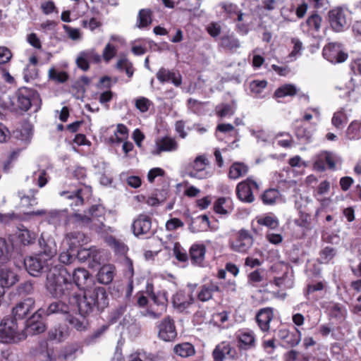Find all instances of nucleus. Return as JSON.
Segmentation results:
<instances>
[{
    "label": "nucleus",
    "mask_w": 361,
    "mask_h": 361,
    "mask_svg": "<svg viewBox=\"0 0 361 361\" xmlns=\"http://www.w3.org/2000/svg\"><path fill=\"white\" fill-rule=\"evenodd\" d=\"M71 305L77 307L80 315L89 317L103 311L109 305V297L104 287L94 285L85 288L82 295H73Z\"/></svg>",
    "instance_id": "f257e3e1"
},
{
    "label": "nucleus",
    "mask_w": 361,
    "mask_h": 361,
    "mask_svg": "<svg viewBox=\"0 0 361 361\" xmlns=\"http://www.w3.org/2000/svg\"><path fill=\"white\" fill-rule=\"evenodd\" d=\"M46 288L47 291L54 298L68 300L71 304V298L73 295L75 286L71 281V276L66 269L54 267L47 276Z\"/></svg>",
    "instance_id": "f03ea898"
},
{
    "label": "nucleus",
    "mask_w": 361,
    "mask_h": 361,
    "mask_svg": "<svg viewBox=\"0 0 361 361\" xmlns=\"http://www.w3.org/2000/svg\"><path fill=\"white\" fill-rule=\"evenodd\" d=\"M104 208L99 204L92 206L89 209V216L75 214L76 221L83 226H87L96 232H101L104 226L103 223Z\"/></svg>",
    "instance_id": "7ed1b4c3"
},
{
    "label": "nucleus",
    "mask_w": 361,
    "mask_h": 361,
    "mask_svg": "<svg viewBox=\"0 0 361 361\" xmlns=\"http://www.w3.org/2000/svg\"><path fill=\"white\" fill-rule=\"evenodd\" d=\"M76 351L77 349L73 347H67L55 355L52 350L48 349L47 342L41 341L35 355L39 357L41 361H71L75 359Z\"/></svg>",
    "instance_id": "20e7f679"
},
{
    "label": "nucleus",
    "mask_w": 361,
    "mask_h": 361,
    "mask_svg": "<svg viewBox=\"0 0 361 361\" xmlns=\"http://www.w3.org/2000/svg\"><path fill=\"white\" fill-rule=\"evenodd\" d=\"M23 331V329H21ZM26 336L20 332L17 322L13 319H4L0 324V340L2 343L18 342Z\"/></svg>",
    "instance_id": "39448f33"
},
{
    "label": "nucleus",
    "mask_w": 361,
    "mask_h": 361,
    "mask_svg": "<svg viewBox=\"0 0 361 361\" xmlns=\"http://www.w3.org/2000/svg\"><path fill=\"white\" fill-rule=\"evenodd\" d=\"M39 100V95L35 90L21 87L16 93V101L14 104L16 108L26 111L32 104L38 102Z\"/></svg>",
    "instance_id": "423d86ee"
},
{
    "label": "nucleus",
    "mask_w": 361,
    "mask_h": 361,
    "mask_svg": "<svg viewBox=\"0 0 361 361\" xmlns=\"http://www.w3.org/2000/svg\"><path fill=\"white\" fill-rule=\"evenodd\" d=\"M42 256L37 254L25 259V269L30 275L37 276L42 272L49 273L51 269H53V267H50L52 263H49Z\"/></svg>",
    "instance_id": "0eeeda50"
},
{
    "label": "nucleus",
    "mask_w": 361,
    "mask_h": 361,
    "mask_svg": "<svg viewBox=\"0 0 361 361\" xmlns=\"http://www.w3.org/2000/svg\"><path fill=\"white\" fill-rule=\"evenodd\" d=\"M348 11L342 7H336L329 12V19L332 29L338 32L349 27Z\"/></svg>",
    "instance_id": "6e6552de"
},
{
    "label": "nucleus",
    "mask_w": 361,
    "mask_h": 361,
    "mask_svg": "<svg viewBox=\"0 0 361 361\" xmlns=\"http://www.w3.org/2000/svg\"><path fill=\"white\" fill-rule=\"evenodd\" d=\"M322 55L324 59L332 63H342L348 57L343 51L342 44L338 42H330L323 48Z\"/></svg>",
    "instance_id": "1a4fd4ad"
},
{
    "label": "nucleus",
    "mask_w": 361,
    "mask_h": 361,
    "mask_svg": "<svg viewBox=\"0 0 361 361\" xmlns=\"http://www.w3.org/2000/svg\"><path fill=\"white\" fill-rule=\"evenodd\" d=\"M232 250L245 253L253 245V238L247 230L240 229L236 238L230 243Z\"/></svg>",
    "instance_id": "9d476101"
},
{
    "label": "nucleus",
    "mask_w": 361,
    "mask_h": 361,
    "mask_svg": "<svg viewBox=\"0 0 361 361\" xmlns=\"http://www.w3.org/2000/svg\"><path fill=\"white\" fill-rule=\"evenodd\" d=\"M254 190H259L258 184L250 178L242 181L236 187V194L242 202L251 203L255 200Z\"/></svg>",
    "instance_id": "9b49d317"
},
{
    "label": "nucleus",
    "mask_w": 361,
    "mask_h": 361,
    "mask_svg": "<svg viewBox=\"0 0 361 361\" xmlns=\"http://www.w3.org/2000/svg\"><path fill=\"white\" fill-rule=\"evenodd\" d=\"M131 228L133 233L136 237L151 234L152 219L146 214H140L133 221Z\"/></svg>",
    "instance_id": "f8f14e48"
},
{
    "label": "nucleus",
    "mask_w": 361,
    "mask_h": 361,
    "mask_svg": "<svg viewBox=\"0 0 361 361\" xmlns=\"http://www.w3.org/2000/svg\"><path fill=\"white\" fill-rule=\"evenodd\" d=\"M45 310L38 309L25 322L26 331L31 334H40L45 331L46 326L42 319Z\"/></svg>",
    "instance_id": "ddd939ff"
},
{
    "label": "nucleus",
    "mask_w": 361,
    "mask_h": 361,
    "mask_svg": "<svg viewBox=\"0 0 361 361\" xmlns=\"http://www.w3.org/2000/svg\"><path fill=\"white\" fill-rule=\"evenodd\" d=\"M100 61L101 56L94 49H90L80 51L76 59L77 66L84 71L89 69V63H98Z\"/></svg>",
    "instance_id": "4468645a"
},
{
    "label": "nucleus",
    "mask_w": 361,
    "mask_h": 361,
    "mask_svg": "<svg viewBox=\"0 0 361 361\" xmlns=\"http://www.w3.org/2000/svg\"><path fill=\"white\" fill-rule=\"evenodd\" d=\"M158 336L164 341H172L177 336L173 320L170 317L163 319L158 326Z\"/></svg>",
    "instance_id": "2eb2a0df"
},
{
    "label": "nucleus",
    "mask_w": 361,
    "mask_h": 361,
    "mask_svg": "<svg viewBox=\"0 0 361 361\" xmlns=\"http://www.w3.org/2000/svg\"><path fill=\"white\" fill-rule=\"evenodd\" d=\"M192 291L195 286L190 285ZM195 302V298L192 295V292L186 294L184 291L180 290L177 292L173 297V307L179 312H183L188 309Z\"/></svg>",
    "instance_id": "dca6fc26"
},
{
    "label": "nucleus",
    "mask_w": 361,
    "mask_h": 361,
    "mask_svg": "<svg viewBox=\"0 0 361 361\" xmlns=\"http://www.w3.org/2000/svg\"><path fill=\"white\" fill-rule=\"evenodd\" d=\"M35 307V300L27 298L23 301L18 302L12 310L13 319H23Z\"/></svg>",
    "instance_id": "f3484780"
},
{
    "label": "nucleus",
    "mask_w": 361,
    "mask_h": 361,
    "mask_svg": "<svg viewBox=\"0 0 361 361\" xmlns=\"http://www.w3.org/2000/svg\"><path fill=\"white\" fill-rule=\"evenodd\" d=\"M256 322L260 330L268 332L270 329V322L274 318V309L272 307H264L257 312Z\"/></svg>",
    "instance_id": "a211bd4d"
},
{
    "label": "nucleus",
    "mask_w": 361,
    "mask_h": 361,
    "mask_svg": "<svg viewBox=\"0 0 361 361\" xmlns=\"http://www.w3.org/2000/svg\"><path fill=\"white\" fill-rule=\"evenodd\" d=\"M236 352L227 342L218 344L213 350L214 361H224L226 359H233Z\"/></svg>",
    "instance_id": "6ab92c4d"
},
{
    "label": "nucleus",
    "mask_w": 361,
    "mask_h": 361,
    "mask_svg": "<svg viewBox=\"0 0 361 361\" xmlns=\"http://www.w3.org/2000/svg\"><path fill=\"white\" fill-rule=\"evenodd\" d=\"M39 245L41 251L38 255H42V257L47 261L49 263H52V258L56 255L57 252L56 245L54 239L51 238H48L47 239L42 238L39 240Z\"/></svg>",
    "instance_id": "aec40b11"
},
{
    "label": "nucleus",
    "mask_w": 361,
    "mask_h": 361,
    "mask_svg": "<svg viewBox=\"0 0 361 361\" xmlns=\"http://www.w3.org/2000/svg\"><path fill=\"white\" fill-rule=\"evenodd\" d=\"M156 76L161 83L171 82L176 87H179L182 84V76L179 73L165 68H161L157 73Z\"/></svg>",
    "instance_id": "412c9836"
},
{
    "label": "nucleus",
    "mask_w": 361,
    "mask_h": 361,
    "mask_svg": "<svg viewBox=\"0 0 361 361\" xmlns=\"http://www.w3.org/2000/svg\"><path fill=\"white\" fill-rule=\"evenodd\" d=\"M30 214L35 216H43L47 214L46 218L48 222L54 225H58L67 219L66 213L63 210H51L47 212L44 209H39L33 211Z\"/></svg>",
    "instance_id": "4be33fe9"
},
{
    "label": "nucleus",
    "mask_w": 361,
    "mask_h": 361,
    "mask_svg": "<svg viewBox=\"0 0 361 361\" xmlns=\"http://www.w3.org/2000/svg\"><path fill=\"white\" fill-rule=\"evenodd\" d=\"M219 291V286L218 284L214 282H209L200 287L197 297L201 302H207L212 298L214 293Z\"/></svg>",
    "instance_id": "5701e85b"
},
{
    "label": "nucleus",
    "mask_w": 361,
    "mask_h": 361,
    "mask_svg": "<svg viewBox=\"0 0 361 361\" xmlns=\"http://www.w3.org/2000/svg\"><path fill=\"white\" fill-rule=\"evenodd\" d=\"M157 152L156 154H159L161 152H173L177 150L178 147V142L175 138L171 137H164L156 142Z\"/></svg>",
    "instance_id": "b1692460"
},
{
    "label": "nucleus",
    "mask_w": 361,
    "mask_h": 361,
    "mask_svg": "<svg viewBox=\"0 0 361 361\" xmlns=\"http://www.w3.org/2000/svg\"><path fill=\"white\" fill-rule=\"evenodd\" d=\"M278 336L291 346L297 345L301 341V332L296 329V334H290L287 329H281L278 331Z\"/></svg>",
    "instance_id": "393cba45"
},
{
    "label": "nucleus",
    "mask_w": 361,
    "mask_h": 361,
    "mask_svg": "<svg viewBox=\"0 0 361 361\" xmlns=\"http://www.w3.org/2000/svg\"><path fill=\"white\" fill-rule=\"evenodd\" d=\"M18 281L17 274L11 269L3 268L0 270V285L4 288L13 286Z\"/></svg>",
    "instance_id": "a878e982"
},
{
    "label": "nucleus",
    "mask_w": 361,
    "mask_h": 361,
    "mask_svg": "<svg viewBox=\"0 0 361 361\" xmlns=\"http://www.w3.org/2000/svg\"><path fill=\"white\" fill-rule=\"evenodd\" d=\"M66 240L72 252L73 247L87 243L88 238L82 232L73 231L66 235Z\"/></svg>",
    "instance_id": "bb28decb"
},
{
    "label": "nucleus",
    "mask_w": 361,
    "mask_h": 361,
    "mask_svg": "<svg viewBox=\"0 0 361 361\" xmlns=\"http://www.w3.org/2000/svg\"><path fill=\"white\" fill-rule=\"evenodd\" d=\"M206 247L204 245L195 244L190 249V257L192 262L201 266L204 259Z\"/></svg>",
    "instance_id": "cd10ccee"
},
{
    "label": "nucleus",
    "mask_w": 361,
    "mask_h": 361,
    "mask_svg": "<svg viewBox=\"0 0 361 361\" xmlns=\"http://www.w3.org/2000/svg\"><path fill=\"white\" fill-rule=\"evenodd\" d=\"M37 190L30 189L27 193L25 191L22 190L18 192V197L20 198V204L22 207L29 208L37 204L35 194Z\"/></svg>",
    "instance_id": "c85d7f7f"
},
{
    "label": "nucleus",
    "mask_w": 361,
    "mask_h": 361,
    "mask_svg": "<svg viewBox=\"0 0 361 361\" xmlns=\"http://www.w3.org/2000/svg\"><path fill=\"white\" fill-rule=\"evenodd\" d=\"M114 276V267L110 264L104 265L100 268L97 279L100 283L109 284L110 283Z\"/></svg>",
    "instance_id": "c756f323"
},
{
    "label": "nucleus",
    "mask_w": 361,
    "mask_h": 361,
    "mask_svg": "<svg viewBox=\"0 0 361 361\" xmlns=\"http://www.w3.org/2000/svg\"><path fill=\"white\" fill-rule=\"evenodd\" d=\"M44 310V315L48 316L52 314H67L69 312L70 308L65 302L57 301L51 303Z\"/></svg>",
    "instance_id": "7c9ffc66"
},
{
    "label": "nucleus",
    "mask_w": 361,
    "mask_h": 361,
    "mask_svg": "<svg viewBox=\"0 0 361 361\" xmlns=\"http://www.w3.org/2000/svg\"><path fill=\"white\" fill-rule=\"evenodd\" d=\"M345 137L349 140H359L361 137V122L352 121L345 130Z\"/></svg>",
    "instance_id": "2f4dec72"
},
{
    "label": "nucleus",
    "mask_w": 361,
    "mask_h": 361,
    "mask_svg": "<svg viewBox=\"0 0 361 361\" xmlns=\"http://www.w3.org/2000/svg\"><path fill=\"white\" fill-rule=\"evenodd\" d=\"M82 192V190L81 189H78L75 191H63L60 193V195L64 197L66 199L72 200L70 203L71 207H76L83 204Z\"/></svg>",
    "instance_id": "473e14b6"
},
{
    "label": "nucleus",
    "mask_w": 361,
    "mask_h": 361,
    "mask_svg": "<svg viewBox=\"0 0 361 361\" xmlns=\"http://www.w3.org/2000/svg\"><path fill=\"white\" fill-rule=\"evenodd\" d=\"M18 238L24 245H30L35 243L36 234L35 232L28 230L22 226L17 233Z\"/></svg>",
    "instance_id": "72a5a7b5"
},
{
    "label": "nucleus",
    "mask_w": 361,
    "mask_h": 361,
    "mask_svg": "<svg viewBox=\"0 0 361 361\" xmlns=\"http://www.w3.org/2000/svg\"><path fill=\"white\" fill-rule=\"evenodd\" d=\"M80 317L81 318H78L73 315H69L67 317V321L68 324L75 330L78 331H84L87 329L89 322L86 319L87 317H82L81 315Z\"/></svg>",
    "instance_id": "f704fd0d"
},
{
    "label": "nucleus",
    "mask_w": 361,
    "mask_h": 361,
    "mask_svg": "<svg viewBox=\"0 0 361 361\" xmlns=\"http://www.w3.org/2000/svg\"><path fill=\"white\" fill-rule=\"evenodd\" d=\"M67 331L65 327L59 325L51 328L48 332V338L58 343L63 341L67 337Z\"/></svg>",
    "instance_id": "c9c22d12"
},
{
    "label": "nucleus",
    "mask_w": 361,
    "mask_h": 361,
    "mask_svg": "<svg viewBox=\"0 0 361 361\" xmlns=\"http://www.w3.org/2000/svg\"><path fill=\"white\" fill-rule=\"evenodd\" d=\"M150 295L154 303L159 307L158 309L165 312L168 303L167 292L161 290L157 293H152Z\"/></svg>",
    "instance_id": "e433bc0d"
},
{
    "label": "nucleus",
    "mask_w": 361,
    "mask_h": 361,
    "mask_svg": "<svg viewBox=\"0 0 361 361\" xmlns=\"http://www.w3.org/2000/svg\"><path fill=\"white\" fill-rule=\"evenodd\" d=\"M337 255V250L331 246L324 247L319 252V257L317 259L320 264H329Z\"/></svg>",
    "instance_id": "4c0bfd02"
},
{
    "label": "nucleus",
    "mask_w": 361,
    "mask_h": 361,
    "mask_svg": "<svg viewBox=\"0 0 361 361\" xmlns=\"http://www.w3.org/2000/svg\"><path fill=\"white\" fill-rule=\"evenodd\" d=\"M174 353L181 357H188L195 354L193 345L189 343L176 345L173 348Z\"/></svg>",
    "instance_id": "58836bf2"
},
{
    "label": "nucleus",
    "mask_w": 361,
    "mask_h": 361,
    "mask_svg": "<svg viewBox=\"0 0 361 361\" xmlns=\"http://www.w3.org/2000/svg\"><path fill=\"white\" fill-rule=\"evenodd\" d=\"M221 45L225 49L235 50L240 47L239 39L234 35H224L221 38Z\"/></svg>",
    "instance_id": "ea45409f"
},
{
    "label": "nucleus",
    "mask_w": 361,
    "mask_h": 361,
    "mask_svg": "<svg viewBox=\"0 0 361 361\" xmlns=\"http://www.w3.org/2000/svg\"><path fill=\"white\" fill-rule=\"evenodd\" d=\"M322 18L317 13H313L306 20L309 30L313 32L318 33L322 25Z\"/></svg>",
    "instance_id": "a19ab883"
},
{
    "label": "nucleus",
    "mask_w": 361,
    "mask_h": 361,
    "mask_svg": "<svg viewBox=\"0 0 361 361\" xmlns=\"http://www.w3.org/2000/svg\"><path fill=\"white\" fill-rule=\"evenodd\" d=\"M297 87L291 84H286L281 86L276 90L274 97L278 98L284 97L286 96H294L297 94Z\"/></svg>",
    "instance_id": "79ce46f5"
},
{
    "label": "nucleus",
    "mask_w": 361,
    "mask_h": 361,
    "mask_svg": "<svg viewBox=\"0 0 361 361\" xmlns=\"http://www.w3.org/2000/svg\"><path fill=\"white\" fill-rule=\"evenodd\" d=\"M89 276V272L82 268L75 269L73 273V280L78 287L85 285Z\"/></svg>",
    "instance_id": "37998d69"
},
{
    "label": "nucleus",
    "mask_w": 361,
    "mask_h": 361,
    "mask_svg": "<svg viewBox=\"0 0 361 361\" xmlns=\"http://www.w3.org/2000/svg\"><path fill=\"white\" fill-rule=\"evenodd\" d=\"M248 171L247 166L242 163L233 164L229 170V178L232 179H237L239 177L245 175Z\"/></svg>",
    "instance_id": "c03bdc74"
},
{
    "label": "nucleus",
    "mask_w": 361,
    "mask_h": 361,
    "mask_svg": "<svg viewBox=\"0 0 361 361\" xmlns=\"http://www.w3.org/2000/svg\"><path fill=\"white\" fill-rule=\"evenodd\" d=\"M257 222L271 229L276 228L279 224L278 218L272 214L258 217Z\"/></svg>",
    "instance_id": "a18cd8bd"
},
{
    "label": "nucleus",
    "mask_w": 361,
    "mask_h": 361,
    "mask_svg": "<svg viewBox=\"0 0 361 361\" xmlns=\"http://www.w3.org/2000/svg\"><path fill=\"white\" fill-rule=\"evenodd\" d=\"M280 197V192L278 190L271 188L267 190L262 196V202L264 204L272 205L276 203Z\"/></svg>",
    "instance_id": "49530a36"
},
{
    "label": "nucleus",
    "mask_w": 361,
    "mask_h": 361,
    "mask_svg": "<svg viewBox=\"0 0 361 361\" xmlns=\"http://www.w3.org/2000/svg\"><path fill=\"white\" fill-rule=\"evenodd\" d=\"M116 68L120 71H125L128 77L131 78L134 73L133 63L126 58V56L120 57L117 61Z\"/></svg>",
    "instance_id": "de8ad7c7"
},
{
    "label": "nucleus",
    "mask_w": 361,
    "mask_h": 361,
    "mask_svg": "<svg viewBox=\"0 0 361 361\" xmlns=\"http://www.w3.org/2000/svg\"><path fill=\"white\" fill-rule=\"evenodd\" d=\"M348 121V116L345 113L344 109H341L339 111L335 112L331 119L332 125L337 129L342 128L344 123Z\"/></svg>",
    "instance_id": "09e8293b"
},
{
    "label": "nucleus",
    "mask_w": 361,
    "mask_h": 361,
    "mask_svg": "<svg viewBox=\"0 0 361 361\" xmlns=\"http://www.w3.org/2000/svg\"><path fill=\"white\" fill-rule=\"evenodd\" d=\"M137 21V26L140 28L149 25L152 22L151 11L148 9H141L138 13Z\"/></svg>",
    "instance_id": "8fccbe9b"
},
{
    "label": "nucleus",
    "mask_w": 361,
    "mask_h": 361,
    "mask_svg": "<svg viewBox=\"0 0 361 361\" xmlns=\"http://www.w3.org/2000/svg\"><path fill=\"white\" fill-rule=\"evenodd\" d=\"M228 202H230L229 199L226 197H219L214 204V209L215 212L220 214H226L228 213V206L227 205Z\"/></svg>",
    "instance_id": "3c124183"
},
{
    "label": "nucleus",
    "mask_w": 361,
    "mask_h": 361,
    "mask_svg": "<svg viewBox=\"0 0 361 361\" xmlns=\"http://www.w3.org/2000/svg\"><path fill=\"white\" fill-rule=\"evenodd\" d=\"M49 78L56 82L63 83L68 80V75L65 71H57L54 68H50L49 71Z\"/></svg>",
    "instance_id": "603ef678"
},
{
    "label": "nucleus",
    "mask_w": 361,
    "mask_h": 361,
    "mask_svg": "<svg viewBox=\"0 0 361 361\" xmlns=\"http://www.w3.org/2000/svg\"><path fill=\"white\" fill-rule=\"evenodd\" d=\"M126 311V305H120L112 310L109 317V322L111 324L120 322V319Z\"/></svg>",
    "instance_id": "864d4df0"
},
{
    "label": "nucleus",
    "mask_w": 361,
    "mask_h": 361,
    "mask_svg": "<svg viewBox=\"0 0 361 361\" xmlns=\"http://www.w3.org/2000/svg\"><path fill=\"white\" fill-rule=\"evenodd\" d=\"M9 246L6 240L0 238V264H4L10 257Z\"/></svg>",
    "instance_id": "5fc2aeb1"
},
{
    "label": "nucleus",
    "mask_w": 361,
    "mask_h": 361,
    "mask_svg": "<svg viewBox=\"0 0 361 361\" xmlns=\"http://www.w3.org/2000/svg\"><path fill=\"white\" fill-rule=\"evenodd\" d=\"M32 180H37L39 188L44 187L48 182L49 176L45 170H37L33 172Z\"/></svg>",
    "instance_id": "6e6d98bb"
},
{
    "label": "nucleus",
    "mask_w": 361,
    "mask_h": 361,
    "mask_svg": "<svg viewBox=\"0 0 361 361\" xmlns=\"http://www.w3.org/2000/svg\"><path fill=\"white\" fill-rule=\"evenodd\" d=\"M16 291L18 295H30L34 292V285L31 281H25L20 283Z\"/></svg>",
    "instance_id": "4d7b16f0"
},
{
    "label": "nucleus",
    "mask_w": 361,
    "mask_h": 361,
    "mask_svg": "<svg viewBox=\"0 0 361 361\" xmlns=\"http://www.w3.org/2000/svg\"><path fill=\"white\" fill-rule=\"evenodd\" d=\"M240 345L244 348L250 347L255 343V337L252 333L243 332L238 335Z\"/></svg>",
    "instance_id": "13d9d810"
},
{
    "label": "nucleus",
    "mask_w": 361,
    "mask_h": 361,
    "mask_svg": "<svg viewBox=\"0 0 361 361\" xmlns=\"http://www.w3.org/2000/svg\"><path fill=\"white\" fill-rule=\"evenodd\" d=\"M267 86V81L255 80L250 82V88L252 93L259 95Z\"/></svg>",
    "instance_id": "bf43d9fd"
},
{
    "label": "nucleus",
    "mask_w": 361,
    "mask_h": 361,
    "mask_svg": "<svg viewBox=\"0 0 361 361\" xmlns=\"http://www.w3.org/2000/svg\"><path fill=\"white\" fill-rule=\"evenodd\" d=\"M152 104V102L149 99L144 97L137 98L135 100L136 108L142 113L147 112Z\"/></svg>",
    "instance_id": "052dcab7"
},
{
    "label": "nucleus",
    "mask_w": 361,
    "mask_h": 361,
    "mask_svg": "<svg viewBox=\"0 0 361 361\" xmlns=\"http://www.w3.org/2000/svg\"><path fill=\"white\" fill-rule=\"evenodd\" d=\"M250 132L252 136H254L258 142H267L269 139V134L264 130H253L250 129Z\"/></svg>",
    "instance_id": "680f3d73"
},
{
    "label": "nucleus",
    "mask_w": 361,
    "mask_h": 361,
    "mask_svg": "<svg viewBox=\"0 0 361 361\" xmlns=\"http://www.w3.org/2000/svg\"><path fill=\"white\" fill-rule=\"evenodd\" d=\"M63 28L72 40H79L81 39V34L79 29L73 28L66 25H63Z\"/></svg>",
    "instance_id": "e2e57ef3"
},
{
    "label": "nucleus",
    "mask_w": 361,
    "mask_h": 361,
    "mask_svg": "<svg viewBox=\"0 0 361 361\" xmlns=\"http://www.w3.org/2000/svg\"><path fill=\"white\" fill-rule=\"evenodd\" d=\"M91 250L92 253L91 255L90 256L89 261L97 265H99L103 260L102 252L99 250L97 249L95 247H92Z\"/></svg>",
    "instance_id": "0e129e2a"
},
{
    "label": "nucleus",
    "mask_w": 361,
    "mask_h": 361,
    "mask_svg": "<svg viewBox=\"0 0 361 361\" xmlns=\"http://www.w3.org/2000/svg\"><path fill=\"white\" fill-rule=\"evenodd\" d=\"M116 54V49L115 47L110 43H108L104 49L103 51V57L106 61H109L113 57L115 56Z\"/></svg>",
    "instance_id": "69168bd1"
},
{
    "label": "nucleus",
    "mask_w": 361,
    "mask_h": 361,
    "mask_svg": "<svg viewBox=\"0 0 361 361\" xmlns=\"http://www.w3.org/2000/svg\"><path fill=\"white\" fill-rule=\"evenodd\" d=\"M183 222L177 218H172L166 223V229L167 231H174L178 228L183 226Z\"/></svg>",
    "instance_id": "338daca9"
},
{
    "label": "nucleus",
    "mask_w": 361,
    "mask_h": 361,
    "mask_svg": "<svg viewBox=\"0 0 361 361\" xmlns=\"http://www.w3.org/2000/svg\"><path fill=\"white\" fill-rule=\"evenodd\" d=\"M20 139L22 141H23L25 143L30 142L32 136V128L30 126L23 127V129L20 130Z\"/></svg>",
    "instance_id": "774afa93"
}]
</instances>
